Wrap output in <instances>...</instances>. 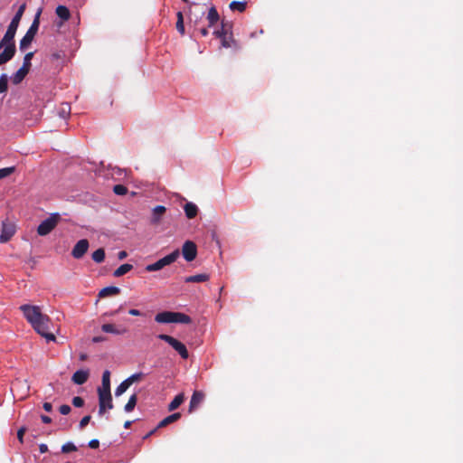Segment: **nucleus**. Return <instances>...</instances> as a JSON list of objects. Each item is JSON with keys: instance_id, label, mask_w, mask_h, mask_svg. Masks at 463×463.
<instances>
[{"instance_id": "33", "label": "nucleus", "mask_w": 463, "mask_h": 463, "mask_svg": "<svg viewBox=\"0 0 463 463\" xmlns=\"http://www.w3.org/2000/svg\"><path fill=\"white\" fill-rule=\"evenodd\" d=\"M130 387V385L128 384V383L127 382V380H124L115 390V395L116 396H120L122 395L128 388Z\"/></svg>"}, {"instance_id": "25", "label": "nucleus", "mask_w": 463, "mask_h": 463, "mask_svg": "<svg viewBox=\"0 0 463 463\" xmlns=\"http://www.w3.org/2000/svg\"><path fill=\"white\" fill-rule=\"evenodd\" d=\"M98 390H103L105 392L106 391H110V372L106 370L104 371L102 374V382L101 386L99 387Z\"/></svg>"}, {"instance_id": "39", "label": "nucleus", "mask_w": 463, "mask_h": 463, "mask_svg": "<svg viewBox=\"0 0 463 463\" xmlns=\"http://www.w3.org/2000/svg\"><path fill=\"white\" fill-rule=\"evenodd\" d=\"M77 448L72 442H67L61 447L62 453H69L72 451H76Z\"/></svg>"}, {"instance_id": "13", "label": "nucleus", "mask_w": 463, "mask_h": 463, "mask_svg": "<svg viewBox=\"0 0 463 463\" xmlns=\"http://www.w3.org/2000/svg\"><path fill=\"white\" fill-rule=\"evenodd\" d=\"M89 376H90L89 371H87V370H78V371H76L73 373V375L71 377V381L75 384L81 385V384L85 383L88 381Z\"/></svg>"}, {"instance_id": "1", "label": "nucleus", "mask_w": 463, "mask_h": 463, "mask_svg": "<svg viewBox=\"0 0 463 463\" xmlns=\"http://www.w3.org/2000/svg\"><path fill=\"white\" fill-rule=\"evenodd\" d=\"M26 8V4L21 5L11 20L4 37L0 41V66L11 61L16 53L14 37Z\"/></svg>"}, {"instance_id": "12", "label": "nucleus", "mask_w": 463, "mask_h": 463, "mask_svg": "<svg viewBox=\"0 0 463 463\" xmlns=\"http://www.w3.org/2000/svg\"><path fill=\"white\" fill-rule=\"evenodd\" d=\"M165 212L166 208L163 205H157L155 208H153L150 222L154 225L158 224L161 222Z\"/></svg>"}, {"instance_id": "40", "label": "nucleus", "mask_w": 463, "mask_h": 463, "mask_svg": "<svg viewBox=\"0 0 463 463\" xmlns=\"http://www.w3.org/2000/svg\"><path fill=\"white\" fill-rule=\"evenodd\" d=\"M90 420H91L90 415L84 416L79 423V428L80 430H83L90 423Z\"/></svg>"}, {"instance_id": "32", "label": "nucleus", "mask_w": 463, "mask_h": 463, "mask_svg": "<svg viewBox=\"0 0 463 463\" xmlns=\"http://www.w3.org/2000/svg\"><path fill=\"white\" fill-rule=\"evenodd\" d=\"M177 21H176V30L180 33L181 35H184V15L182 12H178L176 14Z\"/></svg>"}, {"instance_id": "15", "label": "nucleus", "mask_w": 463, "mask_h": 463, "mask_svg": "<svg viewBox=\"0 0 463 463\" xmlns=\"http://www.w3.org/2000/svg\"><path fill=\"white\" fill-rule=\"evenodd\" d=\"M55 13L57 16L61 20L58 24L60 27L63 24L64 22L68 21L71 17V12L65 5H58L56 7Z\"/></svg>"}, {"instance_id": "45", "label": "nucleus", "mask_w": 463, "mask_h": 463, "mask_svg": "<svg viewBox=\"0 0 463 463\" xmlns=\"http://www.w3.org/2000/svg\"><path fill=\"white\" fill-rule=\"evenodd\" d=\"M89 447L90 449H96L99 447V441L98 439H91L90 442H89Z\"/></svg>"}, {"instance_id": "35", "label": "nucleus", "mask_w": 463, "mask_h": 463, "mask_svg": "<svg viewBox=\"0 0 463 463\" xmlns=\"http://www.w3.org/2000/svg\"><path fill=\"white\" fill-rule=\"evenodd\" d=\"M143 377H144V373L140 372V373H136L130 375L126 380L128 383V384L131 385L136 382L141 381L143 379Z\"/></svg>"}, {"instance_id": "31", "label": "nucleus", "mask_w": 463, "mask_h": 463, "mask_svg": "<svg viewBox=\"0 0 463 463\" xmlns=\"http://www.w3.org/2000/svg\"><path fill=\"white\" fill-rule=\"evenodd\" d=\"M137 394H132L129 399H128V402H127V404L125 405L124 407V410L127 411V412H130L132 411L136 405H137Z\"/></svg>"}, {"instance_id": "57", "label": "nucleus", "mask_w": 463, "mask_h": 463, "mask_svg": "<svg viewBox=\"0 0 463 463\" xmlns=\"http://www.w3.org/2000/svg\"><path fill=\"white\" fill-rule=\"evenodd\" d=\"M118 311H119V309L115 310V311H113L112 313H110V315H111V316H114V315H116Z\"/></svg>"}, {"instance_id": "16", "label": "nucleus", "mask_w": 463, "mask_h": 463, "mask_svg": "<svg viewBox=\"0 0 463 463\" xmlns=\"http://www.w3.org/2000/svg\"><path fill=\"white\" fill-rule=\"evenodd\" d=\"M30 70L26 69L25 66H22L12 77L11 80L13 84L18 85L20 84L24 79L26 77Z\"/></svg>"}, {"instance_id": "2", "label": "nucleus", "mask_w": 463, "mask_h": 463, "mask_svg": "<svg viewBox=\"0 0 463 463\" xmlns=\"http://www.w3.org/2000/svg\"><path fill=\"white\" fill-rule=\"evenodd\" d=\"M20 310L32 327L47 342L56 340L55 335L50 331L52 326V320L42 313L40 307L25 304L20 307Z\"/></svg>"}, {"instance_id": "11", "label": "nucleus", "mask_w": 463, "mask_h": 463, "mask_svg": "<svg viewBox=\"0 0 463 463\" xmlns=\"http://www.w3.org/2000/svg\"><path fill=\"white\" fill-rule=\"evenodd\" d=\"M175 317V312L163 311L156 315L155 321L159 324H169L174 323Z\"/></svg>"}, {"instance_id": "10", "label": "nucleus", "mask_w": 463, "mask_h": 463, "mask_svg": "<svg viewBox=\"0 0 463 463\" xmlns=\"http://www.w3.org/2000/svg\"><path fill=\"white\" fill-rule=\"evenodd\" d=\"M15 228L12 223L3 222L2 232L0 234V242L5 243L7 242L14 234Z\"/></svg>"}, {"instance_id": "21", "label": "nucleus", "mask_w": 463, "mask_h": 463, "mask_svg": "<svg viewBox=\"0 0 463 463\" xmlns=\"http://www.w3.org/2000/svg\"><path fill=\"white\" fill-rule=\"evenodd\" d=\"M180 418H181V413H179V412L173 413V414L165 417V419H163L157 424V428H164V427L167 426L168 424L178 420Z\"/></svg>"}, {"instance_id": "30", "label": "nucleus", "mask_w": 463, "mask_h": 463, "mask_svg": "<svg viewBox=\"0 0 463 463\" xmlns=\"http://www.w3.org/2000/svg\"><path fill=\"white\" fill-rule=\"evenodd\" d=\"M174 323H180V324H190L192 322V319L189 316L184 314L175 312V317Z\"/></svg>"}, {"instance_id": "41", "label": "nucleus", "mask_w": 463, "mask_h": 463, "mask_svg": "<svg viewBox=\"0 0 463 463\" xmlns=\"http://www.w3.org/2000/svg\"><path fill=\"white\" fill-rule=\"evenodd\" d=\"M72 404L77 408H80L84 405V400L80 396H75L72 399Z\"/></svg>"}, {"instance_id": "51", "label": "nucleus", "mask_w": 463, "mask_h": 463, "mask_svg": "<svg viewBox=\"0 0 463 463\" xmlns=\"http://www.w3.org/2000/svg\"><path fill=\"white\" fill-rule=\"evenodd\" d=\"M158 429H159V428H157V426H156L154 430H151V431H149L146 435H145L143 439H148L150 436H152L153 434H155V433H156V431Z\"/></svg>"}, {"instance_id": "49", "label": "nucleus", "mask_w": 463, "mask_h": 463, "mask_svg": "<svg viewBox=\"0 0 463 463\" xmlns=\"http://www.w3.org/2000/svg\"><path fill=\"white\" fill-rule=\"evenodd\" d=\"M41 419L43 420V423H51L52 422V419L49 417V416H46V415H42L41 416Z\"/></svg>"}, {"instance_id": "23", "label": "nucleus", "mask_w": 463, "mask_h": 463, "mask_svg": "<svg viewBox=\"0 0 463 463\" xmlns=\"http://www.w3.org/2000/svg\"><path fill=\"white\" fill-rule=\"evenodd\" d=\"M184 401V394L179 393L177 394L173 401L168 404V411H173L176 410Z\"/></svg>"}, {"instance_id": "44", "label": "nucleus", "mask_w": 463, "mask_h": 463, "mask_svg": "<svg viewBox=\"0 0 463 463\" xmlns=\"http://www.w3.org/2000/svg\"><path fill=\"white\" fill-rule=\"evenodd\" d=\"M70 109H71V107H70V105H69V104H67V103L62 104V106H61V115L62 117H65V116L69 113Z\"/></svg>"}, {"instance_id": "19", "label": "nucleus", "mask_w": 463, "mask_h": 463, "mask_svg": "<svg viewBox=\"0 0 463 463\" xmlns=\"http://www.w3.org/2000/svg\"><path fill=\"white\" fill-rule=\"evenodd\" d=\"M221 43H222V46L224 48H232V47L237 48L238 47L237 43L233 38L232 32H231L229 34L222 37Z\"/></svg>"}, {"instance_id": "5", "label": "nucleus", "mask_w": 463, "mask_h": 463, "mask_svg": "<svg viewBox=\"0 0 463 463\" xmlns=\"http://www.w3.org/2000/svg\"><path fill=\"white\" fill-rule=\"evenodd\" d=\"M61 221V215L58 213H52L47 219L43 220L37 228V233L40 236L48 235Z\"/></svg>"}, {"instance_id": "17", "label": "nucleus", "mask_w": 463, "mask_h": 463, "mask_svg": "<svg viewBox=\"0 0 463 463\" xmlns=\"http://www.w3.org/2000/svg\"><path fill=\"white\" fill-rule=\"evenodd\" d=\"M232 24L230 22L224 20L222 21V27L219 30L213 32V34L221 39L222 37L229 34L232 32Z\"/></svg>"}, {"instance_id": "7", "label": "nucleus", "mask_w": 463, "mask_h": 463, "mask_svg": "<svg viewBox=\"0 0 463 463\" xmlns=\"http://www.w3.org/2000/svg\"><path fill=\"white\" fill-rule=\"evenodd\" d=\"M99 394V413L101 415L105 412L106 409H112V396L110 391L98 390Z\"/></svg>"}, {"instance_id": "46", "label": "nucleus", "mask_w": 463, "mask_h": 463, "mask_svg": "<svg viewBox=\"0 0 463 463\" xmlns=\"http://www.w3.org/2000/svg\"><path fill=\"white\" fill-rule=\"evenodd\" d=\"M64 56V53L62 52H56L52 54V60H59L61 59Z\"/></svg>"}, {"instance_id": "27", "label": "nucleus", "mask_w": 463, "mask_h": 463, "mask_svg": "<svg viewBox=\"0 0 463 463\" xmlns=\"http://www.w3.org/2000/svg\"><path fill=\"white\" fill-rule=\"evenodd\" d=\"M101 329L105 333L115 334V335H121L126 331L125 329H122V330L118 329L113 324H104L101 326Z\"/></svg>"}, {"instance_id": "43", "label": "nucleus", "mask_w": 463, "mask_h": 463, "mask_svg": "<svg viewBox=\"0 0 463 463\" xmlns=\"http://www.w3.org/2000/svg\"><path fill=\"white\" fill-rule=\"evenodd\" d=\"M25 431H26L25 427L20 428L17 431V439L20 441V443H24V435Z\"/></svg>"}, {"instance_id": "56", "label": "nucleus", "mask_w": 463, "mask_h": 463, "mask_svg": "<svg viewBox=\"0 0 463 463\" xmlns=\"http://www.w3.org/2000/svg\"><path fill=\"white\" fill-rule=\"evenodd\" d=\"M131 424H132V421H130V420H127V421L124 423V427H125L126 429H128V428H129V427L131 426Z\"/></svg>"}, {"instance_id": "22", "label": "nucleus", "mask_w": 463, "mask_h": 463, "mask_svg": "<svg viewBox=\"0 0 463 463\" xmlns=\"http://www.w3.org/2000/svg\"><path fill=\"white\" fill-rule=\"evenodd\" d=\"M209 279L208 274H196L193 276L186 277L184 281L186 283H201L205 282Z\"/></svg>"}, {"instance_id": "48", "label": "nucleus", "mask_w": 463, "mask_h": 463, "mask_svg": "<svg viewBox=\"0 0 463 463\" xmlns=\"http://www.w3.org/2000/svg\"><path fill=\"white\" fill-rule=\"evenodd\" d=\"M43 407L44 411H46L48 412L52 411V403H50V402H44Z\"/></svg>"}, {"instance_id": "6", "label": "nucleus", "mask_w": 463, "mask_h": 463, "mask_svg": "<svg viewBox=\"0 0 463 463\" xmlns=\"http://www.w3.org/2000/svg\"><path fill=\"white\" fill-rule=\"evenodd\" d=\"M157 337L171 345L183 359H187L189 357V353L186 346L179 340L165 334H160L157 335Z\"/></svg>"}, {"instance_id": "28", "label": "nucleus", "mask_w": 463, "mask_h": 463, "mask_svg": "<svg viewBox=\"0 0 463 463\" xmlns=\"http://www.w3.org/2000/svg\"><path fill=\"white\" fill-rule=\"evenodd\" d=\"M246 6H247L246 2H239V1H232V2H231L230 5H229V7L232 11H239L241 13L245 11Z\"/></svg>"}, {"instance_id": "20", "label": "nucleus", "mask_w": 463, "mask_h": 463, "mask_svg": "<svg viewBox=\"0 0 463 463\" xmlns=\"http://www.w3.org/2000/svg\"><path fill=\"white\" fill-rule=\"evenodd\" d=\"M184 210L188 219L194 218L198 213V207L194 203H186L184 206Z\"/></svg>"}, {"instance_id": "53", "label": "nucleus", "mask_w": 463, "mask_h": 463, "mask_svg": "<svg viewBox=\"0 0 463 463\" xmlns=\"http://www.w3.org/2000/svg\"><path fill=\"white\" fill-rule=\"evenodd\" d=\"M200 33L202 36L205 37L208 35L209 32L206 28H202V29H200Z\"/></svg>"}, {"instance_id": "36", "label": "nucleus", "mask_w": 463, "mask_h": 463, "mask_svg": "<svg viewBox=\"0 0 463 463\" xmlns=\"http://www.w3.org/2000/svg\"><path fill=\"white\" fill-rule=\"evenodd\" d=\"M34 55L33 52H27L24 57V61L22 66H25L26 69L30 70L32 63L31 61Z\"/></svg>"}, {"instance_id": "37", "label": "nucleus", "mask_w": 463, "mask_h": 463, "mask_svg": "<svg viewBox=\"0 0 463 463\" xmlns=\"http://www.w3.org/2000/svg\"><path fill=\"white\" fill-rule=\"evenodd\" d=\"M15 171L14 166L5 167L0 169V179L9 176Z\"/></svg>"}, {"instance_id": "38", "label": "nucleus", "mask_w": 463, "mask_h": 463, "mask_svg": "<svg viewBox=\"0 0 463 463\" xmlns=\"http://www.w3.org/2000/svg\"><path fill=\"white\" fill-rule=\"evenodd\" d=\"M113 192L118 195H125L128 193V188L123 184H116L113 187Z\"/></svg>"}, {"instance_id": "3", "label": "nucleus", "mask_w": 463, "mask_h": 463, "mask_svg": "<svg viewBox=\"0 0 463 463\" xmlns=\"http://www.w3.org/2000/svg\"><path fill=\"white\" fill-rule=\"evenodd\" d=\"M41 13H42V9H39L33 18V21L31 26L27 30V32L25 33L24 37L20 40V43H19L20 51L24 52L31 46L35 35L37 34L38 30H39Z\"/></svg>"}, {"instance_id": "52", "label": "nucleus", "mask_w": 463, "mask_h": 463, "mask_svg": "<svg viewBox=\"0 0 463 463\" xmlns=\"http://www.w3.org/2000/svg\"><path fill=\"white\" fill-rule=\"evenodd\" d=\"M127 256H128V253L125 250H121L118 252L119 260H124L125 258H127Z\"/></svg>"}, {"instance_id": "24", "label": "nucleus", "mask_w": 463, "mask_h": 463, "mask_svg": "<svg viewBox=\"0 0 463 463\" xmlns=\"http://www.w3.org/2000/svg\"><path fill=\"white\" fill-rule=\"evenodd\" d=\"M207 20L209 22V26L214 25L220 20V15L214 6H212L209 9Z\"/></svg>"}, {"instance_id": "47", "label": "nucleus", "mask_w": 463, "mask_h": 463, "mask_svg": "<svg viewBox=\"0 0 463 463\" xmlns=\"http://www.w3.org/2000/svg\"><path fill=\"white\" fill-rule=\"evenodd\" d=\"M128 314L131 315V316H135V317H137V316H141V312L137 309H129L128 310Z\"/></svg>"}, {"instance_id": "58", "label": "nucleus", "mask_w": 463, "mask_h": 463, "mask_svg": "<svg viewBox=\"0 0 463 463\" xmlns=\"http://www.w3.org/2000/svg\"><path fill=\"white\" fill-rule=\"evenodd\" d=\"M184 2H187L188 0H183Z\"/></svg>"}, {"instance_id": "50", "label": "nucleus", "mask_w": 463, "mask_h": 463, "mask_svg": "<svg viewBox=\"0 0 463 463\" xmlns=\"http://www.w3.org/2000/svg\"><path fill=\"white\" fill-rule=\"evenodd\" d=\"M39 450H40V452H41V453H45V452H47V451H48V447H47V445H46V444H41V445L39 446Z\"/></svg>"}, {"instance_id": "8", "label": "nucleus", "mask_w": 463, "mask_h": 463, "mask_svg": "<svg viewBox=\"0 0 463 463\" xmlns=\"http://www.w3.org/2000/svg\"><path fill=\"white\" fill-rule=\"evenodd\" d=\"M182 255L186 261H193L197 256L196 244L192 241H186L182 247Z\"/></svg>"}, {"instance_id": "14", "label": "nucleus", "mask_w": 463, "mask_h": 463, "mask_svg": "<svg viewBox=\"0 0 463 463\" xmlns=\"http://www.w3.org/2000/svg\"><path fill=\"white\" fill-rule=\"evenodd\" d=\"M204 394L200 391H194L190 401L189 411H194L203 401Z\"/></svg>"}, {"instance_id": "26", "label": "nucleus", "mask_w": 463, "mask_h": 463, "mask_svg": "<svg viewBox=\"0 0 463 463\" xmlns=\"http://www.w3.org/2000/svg\"><path fill=\"white\" fill-rule=\"evenodd\" d=\"M133 269V266L131 264H128V263H125V264H122L121 266H119L113 273L114 277H121L125 274H127L128 272H129L131 269Z\"/></svg>"}, {"instance_id": "42", "label": "nucleus", "mask_w": 463, "mask_h": 463, "mask_svg": "<svg viewBox=\"0 0 463 463\" xmlns=\"http://www.w3.org/2000/svg\"><path fill=\"white\" fill-rule=\"evenodd\" d=\"M71 407L69 405H67V404L61 405L60 408H59V411L62 415L69 414L71 412Z\"/></svg>"}, {"instance_id": "55", "label": "nucleus", "mask_w": 463, "mask_h": 463, "mask_svg": "<svg viewBox=\"0 0 463 463\" xmlns=\"http://www.w3.org/2000/svg\"><path fill=\"white\" fill-rule=\"evenodd\" d=\"M88 355L86 354H80V360L85 361L87 359Z\"/></svg>"}, {"instance_id": "34", "label": "nucleus", "mask_w": 463, "mask_h": 463, "mask_svg": "<svg viewBox=\"0 0 463 463\" xmlns=\"http://www.w3.org/2000/svg\"><path fill=\"white\" fill-rule=\"evenodd\" d=\"M8 89V77L6 74L0 76V93H5Z\"/></svg>"}, {"instance_id": "9", "label": "nucleus", "mask_w": 463, "mask_h": 463, "mask_svg": "<svg viewBox=\"0 0 463 463\" xmlns=\"http://www.w3.org/2000/svg\"><path fill=\"white\" fill-rule=\"evenodd\" d=\"M89 241L86 239L80 240L73 247L71 255L73 258L80 260L81 259L89 249Z\"/></svg>"}, {"instance_id": "18", "label": "nucleus", "mask_w": 463, "mask_h": 463, "mask_svg": "<svg viewBox=\"0 0 463 463\" xmlns=\"http://www.w3.org/2000/svg\"><path fill=\"white\" fill-rule=\"evenodd\" d=\"M120 293V288L115 286L103 288L99 292V298H103L110 296H116Z\"/></svg>"}, {"instance_id": "54", "label": "nucleus", "mask_w": 463, "mask_h": 463, "mask_svg": "<svg viewBox=\"0 0 463 463\" xmlns=\"http://www.w3.org/2000/svg\"><path fill=\"white\" fill-rule=\"evenodd\" d=\"M103 340H104V338H103V337H101V336H95V337H93V339H92V341H93L94 343H99V342H101V341H103Z\"/></svg>"}, {"instance_id": "29", "label": "nucleus", "mask_w": 463, "mask_h": 463, "mask_svg": "<svg viewBox=\"0 0 463 463\" xmlns=\"http://www.w3.org/2000/svg\"><path fill=\"white\" fill-rule=\"evenodd\" d=\"M91 258H92L93 261H95L96 263H101L104 260V259H105V250H104V249L99 248V249L96 250L92 253Z\"/></svg>"}, {"instance_id": "4", "label": "nucleus", "mask_w": 463, "mask_h": 463, "mask_svg": "<svg viewBox=\"0 0 463 463\" xmlns=\"http://www.w3.org/2000/svg\"><path fill=\"white\" fill-rule=\"evenodd\" d=\"M180 256L179 250H175L170 254L165 256L164 258L158 260L155 263L149 264L146 267V271L153 272L162 269L164 267L174 263Z\"/></svg>"}]
</instances>
